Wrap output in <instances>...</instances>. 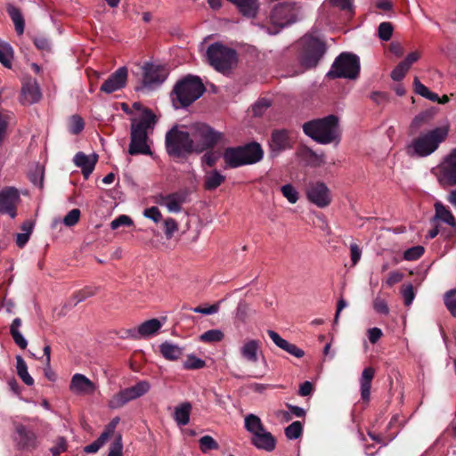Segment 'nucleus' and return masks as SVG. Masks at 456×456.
<instances>
[{
  "label": "nucleus",
  "instance_id": "f3484780",
  "mask_svg": "<svg viewBox=\"0 0 456 456\" xmlns=\"http://www.w3.org/2000/svg\"><path fill=\"white\" fill-rule=\"evenodd\" d=\"M128 70L126 67L118 68L101 86L100 90L105 94H112L126 86Z\"/></svg>",
  "mask_w": 456,
  "mask_h": 456
},
{
  "label": "nucleus",
  "instance_id": "8fccbe9b",
  "mask_svg": "<svg viewBox=\"0 0 456 456\" xmlns=\"http://www.w3.org/2000/svg\"><path fill=\"white\" fill-rule=\"evenodd\" d=\"M200 448L202 452L206 453L211 450H216L218 448V444L216 441L210 436H204L200 439Z\"/></svg>",
  "mask_w": 456,
  "mask_h": 456
},
{
  "label": "nucleus",
  "instance_id": "f03ea898",
  "mask_svg": "<svg viewBox=\"0 0 456 456\" xmlns=\"http://www.w3.org/2000/svg\"><path fill=\"white\" fill-rule=\"evenodd\" d=\"M302 128L307 136L321 144H338L341 140L339 118L333 114L305 122Z\"/></svg>",
  "mask_w": 456,
  "mask_h": 456
},
{
  "label": "nucleus",
  "instance_id": "e2e57ef3",
  "mask_svg": "<svg viewBox=\"0 0 456 456\" xmlns=\"http://www.w3.org/2000/svg\"><path fill=\"white\" fill-rule=\"evenodd\" d=\"M143 216L146 218L152 220L154 223H159L162 219V214L157 207H151L143 210Z\"/></svg>",
  "mask_w": 456,
  "mask_h": 456
},
{
  "label": "nucleus",
  "instance_id": "4468645a",
  "mask_svg": "<svg viewBox=\"0 0 456 456\" xmlns=\"http://www.w3.org/2000/svg\"><path fill=\"white\" fill-rule=\"evenodd\" d=\"M270 20L280 28L294 23L296 16L293 8L288 3H281L275 5L270 13Z\"/></svg>",
  "mask_w": 456,
  "mask_h": 456
},
{
  "label": "nucleus",
  "instance_id": "6ab92c4d",
  "mask_svg": "<svg viewBox=\"0 0 456 456\" xmlns=\"http://www.w3.org/2000/svg\"><path fill=\"white\" fill-rule=\"evenodd\" d=\"M69 390L76 395H92L96 390V386L85 375L76 373L71 378Z\"/></svg>",
  "mask_w": 456,
  "mask_h": 456
},
{
  "label": "nucleus",
  "instance_id": "a18cd8bd",
  "mask_svg": "<svg viewBox=\"0 0 456 456\" xmlns=\"http://www.w3.org/2000/svg\"><path fill=\"white\" fill-rule=\"evenodd\" d=\"M224 338V333L219 330H209L202 333L200 340L206 343L219 342Z\"/></svg>",
  "mask_w": 456,
  "mask_h": 456
},
{
  "label": "nucleus",
  "instance_id": "a211bd4d",
  "mask_svg": "<svg viewBox=\"0 0 456 456\" xmlns=\"http://www.w3.org/2000/svg\"><path fill=\"white\" fill-rule=\"evenodd\" d=\"M269 147L273 156L291 147L288 130L280 129L273 131L269 141Z\"/></svg>",
  "mask_w": 456,
  "mask_h": 456
},
{
  "label": "nucleus",
  "instance_id": "4d7b16f0",
  "mask_svg": "<svg viewBox=\"0 0 456 456\" xmlns=\"http://www.w3.org/2000/svg\"><path fill=\"white\" fill-rule=\"evenodd\" d=\"M98 289L93 287H86L83 289L79 290L76 293V305L85 301L86 298L94 296L97 293Z\"/></svg>",
  "mask_w": 456,
  "mask_h": 456
},
{
  "label": "nucleus",
  "instance_id": "5701e85b",
  "mask_svg": "<svg viewBox=\"0 0 456 456\" xmlns=\"http://www.w3.org/2000/svg\"><path fill=\"white\" fill-rule=\"evenodd\" d=\"M162 326L158 319H151L142 322L137 330H128L129 337L133 338H140L141 337H150L155 334Z\"/></svg>",
  "mask_w": 456,
  "mask_h": 456
},
{
  "label": "nucleus",
  "instance_id": "dca6fc26",
  "mask_svg": "<svg viewBox=\"0 0 456 456\" xmlns=\"http://www.w3.org/2000/svg\"><path fill=\"white\" fill-rule=\"evenodd\" d=\"M142 85L144 87L152 88L154 86H159L167 77V69L160 65L147 63L143 67Z\"/></svg>",
  "mask_w": 456,
  "mask_h": 456
},
{
  "label": "nucleus",
  "instance_id": "4be33fe9",
  "mask_svg": "<svg viewBox=\"0 0 456 456\" xmlns=\"http://www.w3.org/2000/svg\"><path fill=\"white\" fill-rule=\"evenodd\" d=\"M275 437L265 428L251 436V444L259 450L273 452L276 447Z\"/></svg>",
  "mask_w": 456,
  "mask_h": 456
},
{
  "label": "nucleus",
  "instance_id": "69168bd1",
  "mask_svg": "<svg viewBox=\"0 0 456 456\" xmlns=\"http://www.w3.org/2000/svg\"><path fill=\"white\" fill-rule=\"evenodd\" d=\"M223 301H224V299H222V300L218 301L217 303L211 305L208 307H200V306L195 307L193 309V312L198 313V314H206V315L216 314L219 310V305Z\"/></svg>",
  "mask_w": 456,
  "mask_h": 456
},
{
  "label": "nucleus",
  "instance_id": "7ed1b4c3",
  "mask_svg": "<svg viewBox=\"0 0 456 456\" xmlns=\"http://www.w3.org/2000/svg\"><path fill=\"white\" fill-rule=\"evenodd\" d=\"M449 129L447 126H438L426 133H421L413 139L408 147L411 155L424 158L434 153L439 145L446 139Z\"/></svg>",
  "mask_w": 456,
  "mask_h": 456
},
{
  "label": "nucleus",
  "instance_id": "c85d7f7f",
  "mask_svg": "<svg viewBox=\"0 0 456 456\" xmlns=\"http://www.w3.org/2000/svg\"><path fill=\"white\" fill-rule=\"evenodd\" d=\"M236 6L239 12L248 18H255L259 9L258 0H227Z\"/></svg>",
  "mask_w": 456,
  "mask_h": 456
},
{
  "label": "nucleus",
  "instance_id": "a19ab883",
  "mask_svg": "<svg viewBox=\"0 0 456 456\" xmlns=\"http://www.w3.org/2000/svg\"><path fill=\"white\" fill-rule=\"evenodd\" d=\"M444 303L451 315L456 317V289H452L444 293Z\"/></svg>",
  "mask_w": 456,
  "mask_h": 456
},
{
  "label": "nucleus",
  "instance_id": "2f4dec72",
  "mask_svg": "<svg viewBox=\"0 0 456 456\" xmlns=\"http://www.w3.org/2000/svg\"><path fill=\"white\" fill-rule=\"evenodd\" d=\"M225 181V176L218 170L215 169L207 172L204 176V189L207 191H214Z\"/></svg>",
  "mask_w": 456,
  "mask_h": 456
},
{
  "label": "nucleus",
  "instance_id": "680f3d73",
  "mask_svg": "<svg viewBox=\"0 0 456 456\" xmlns=\"http://www.w3.org/2000/svg\"><path fill=\"white\" fill-rule=\"evenodd\" d=\"M122 439L121 435H118L115 441L110 444L108 456H122Z\"/></svg>",
  "mask_w": 456,
  "mask_h": 456
},
{
  "label": "nucleus",
  "instance_id": "338daca9",
  "mask_svg": "<svg viewBox=\"0 0 456 456\" xmlns=\"http://www.w3.org/2000/svg\"><path fill=\"white\" fill-rule=\"evenodd\" d=\"M373 308L377 313L388 314L389 308L385 299L376 297L373 301Z\"/></svg>",
  "mask_w": 456,
  "mask_h": 456
},
{
  "label": "nucleus",
  "instance_id": "39448f33",
  "mask_svg": "<svg viewBox=\"0 0 456 456\" xmlns=\"http://www.w3.org/2000/svg\"><path fill=\"white\" fill-rule=\"evenodd\" d=\"M190 128L196 153H201L204 151L213 149L219 143L226 142L224 134L216 130L208 124L194 123Z\"/></svg>",
  "mask_w": 456,
  "mask_h": 456
},
{
  "label": "nucleus",
  "instance_id": "0e129e2a",
  "mask_svg": "<svg viewBox=\"0 0 456 456\" xmlns=\"http://www.w3.org/2000/svg\"><path fill=\"white\" fill-rule=\"evenodd\" d=\"M67 450V441L63 436L56 439L55 445L50 449L53 456H58Z\"/></svg>",
  "mask_w": 456,
  "mask_h": 456
},
{
  "label": "nucleus",
  "instance_id": "2eb2a0df",
  "mask_svg": "<svg viewBox=\"0 0 456 456\" xmlns=\"http://www.w3.org/2000/svg\"><path fill=\"white\" fill-rule=\"evenodd\" d=\"M188 191L186 190L178 191L169 194H159L157 203L165 206L170 213H179L182 211V206L187 201Z\"/></svg>",
  "mask_w": 456,
  "mask_h": 456
},
{
  "label": "nucleus",
  "instance_id": "9d476101",
  "mask_svg": "<svg viewBox=\"0 0 456 456\" xmlns=\"http://www.w3.org/2000/svg\"><path fill=\"white\" fill-rule=\"evenodd\" d=\"M360 73V59L350 53H340L334 61L327 77L330 78L355 79Z\"/></svg>",
  "mask_w": 456,
  "mask_h": 456
},
{
  "label": "nucleus",
  "instance_id": "37998d69",
  "mask_svg": "<svg viewBox=\"0 0 456 456\" xmlns=\"http://www.w3.org/2000/svg\"><path fill=\"white\" fill-rule=\"evenodd\" d=\"M300 156L303 159H307L313 165H321L324 163V155H318L313 150L309 148H305L300 151Z\"/></svg>",
  "mask_w": 456,
  "mask_h": 456
},
{
  "label": "nucleus",
  "instance_id": "774afa93",
  "mask_svg": "<svg viewBox=\"0 0 456 456\" xmlns=\"http://www.w3.org/2000/svg\"><path fill=\"white\" fill-rule=\"evenodd\" d=\"M413 86H414V92L417 94H419L424 98L427 97V95L429 92V89L425 85H423L417 77H415L413 78Z\"/></svg>",
  "mask_w": 456,
  "mask_h": 456
},
{
  "label": "nucleus",
  "instance_id": "bb28decb",
  "mask_svg": "<svg viewBox=\"0 0 456 456\" xmlns=\"http://www.w3.org/2000/svg\"><path fill=\"white\" fill-rule=\"evenodd\" d=\"M241 152L242 151L239 146L225 149L223 158L226 167L237 168L239 167L246 166V162H244Z\"/></svg>",
  "mask_w": 456,
  "mask_h": 456
},
{
  "label": "nucleus",
  "instance_id": "f257e3e1",
  "mask_svg": "<svg viewBox=\"0 0 456 456\" xmlns=\"http://www.w3.org/2000/svg\"><path fill=\"white\" fill-rule=\"evenodd\" d=\"M157 117L150 109H144L140 118L131 119V133L128 153L135 155H152L149 144V136L153 133Z\"/></svg>",
  "mask_w": 456,
  "mask_h": 456
},
{
  "label": "nucleus",
  "instance_id": "423d86ee",
  "mask_svg": "<svg viewBox=\"0 0 456 456\" xmlns=\"http://www.w3.org/2000/svg\"><path fill=\"white\" fill-rule=\"evenodd\" d=\"M299 62L306 69L315 68L327 52L326 43L314 36L305 35L301 40Z\"/></svg>",
  "mask_w": 456,
  "mask_h": 456
},
{
  "label": "nucleus",
  "instance_id": "6e6d98bb",
  "mask_svg": "<svg viewBox=\"0 0 456 456\" xmlns=\"http://www.w3.org/2000/svg\"><path fill=\"white\" fill-rule=\"evenodd\" d=\"M271 106V101L266 98L258 100L252 108L254 116L260 117Z\"/></svg>",
  "mask_w": 456,
  "mask_h": 456
},
{
  "label": "nucleus",
  "instance_id": "6e6552de",
  "mask_svg": "<svg viewBox=\"0 0 456 456\" xmlns=\"http://www.w3.org/2000/svg\"><path fill=\"white\" fill-rule=\"evenodd\" d=\"M12 427L11 439L15 450L34 452L39 447V436L30 426L18 419H12Z\"/></svg>",
  "mask_w": 456,
  "mask_h": 456
},
{
  "label": "nucleus",
  "instance_id": "3c124183",
  "mask_svg": "<svg viewBox=\"0 0 456 456\" xmlns=\"http://www.w3.org/2000/svg\"><path fill=\"white\" fill-rule=\"evenodd\" d=\"M393 26L390 22H381L379 26L378 34L382 41H388L393 35Z\"/></svg>",
  "mask_w": 456,
  "mask_h": 456
},
{
  "label": "nucleus",
  "instance_id": "58836bf2",
  "mask_svg": "<svg viewBox=\"0 0 456 456\" xmlns=\"http://www.w3.org/2000/svg\"><path fill=\"white\" fill-rule=\"evenodd\" d=\"M131 401L125 389H121L110 398L109 406L111 409H119Z\"/></svg>",
  "mask_w": 456,
  "mask_h": 456
},
{
  "label": "nucleus",
  "instance_id": "de8ad7c7",
  "mask_svg": "<svg viewBox=\"0 0 456 456\" xmlns=\"http://www.w3.org/2000/svg\"><path fill=\"white\" fill-rule=\"evenodd\" d=\"M411 68L402 61L399 62L391 72V78L394 81H401Z\"/></svg>",
  "mask_w": 456,
  "mask_h": 456
},
{
  "label": "nucleus",
  "instance_id": "f8f14e48",
  "mask_svg": "<svg viewBox=\"0 0 456 456\" xmlns=\"http://www.w3.org/2000/svg\"><path fill=\"white\" fill-rule=\"evenodd\" d=\"M20 201V193L16 188H4L0 191V214L8 215L12 219L15 218Z\"/></svg>",
  "mask_w": 456,
  "mask_h": 456
},
{
  "label": "nucleus",
  "instance_id": "1a4fd4ad",
  "mask_svg": "<svg viewBox=\"0 0 456 456\" xmlns=\"http://www.w3.org/2000/svg\"><path fill=\"white\" fill-rule=\"evenodd\" d=\"M206 54L209 64L222 73L230 71L237 63L236 51L221 43L211 44Z\"/></svg>",
  "mask_w": 456,
  "mask_h": 456
},
{
  "label": "nucleus",
  "instance_id": "052dcab7",
  "mask_svg": "<svg viewBox=\"0 0 456 456\" xmlns=\"http://www.w3.org/2000/svg\"><path fill=\"white\" fill-rule=\"evenodd\" d=\"M133 224V220L130 216L126 215H120L117 218H115L110 223V228L112 230H116L121 226H131Z\"/></svg>",
  "mask_w": 456,
  "mask_h": 456
},
{
  "label": "nucleus",
  "instance_id": "09e8293b",
  "mask_svg": "<svg viewBox=\"0 0 456 456\" xmlns=\"http://www.w3.org/2000/svg\"><path fill=\"white\" fill-rule=\"evenodd\" d=\"M425 252V248L422 246H414L406 249L403 253V258L407 261H415L420 258Z\"/></svg>",
  "mask_w": 456,
  "mask_h": 456
},
{
  "label": "nucleus",
  "instance_id": "e433bc0d",
  "mask_svg": "<svg viewBox=\"0 0 456 456\" xmlns=\"http://www.w3.org/2000/svg\"><path fill=\"white\" fill-rule=\"evenodd\" d=\"M244 426L246 430L250 433L252 436H254L256 433L263 431L265 428L260 418L252 413L245 417Z\"/></svg>",
  "mask_w": 456,
  "mask_h": 456
},
{
  "label": "nucleus",
  "instance_id": "864d4df0",
  "mask_svg": "<svg viewBox=\"0 0 456 456\" xmlns=\"http://www.w3.org/2000/svg\"><path fill=\"white\" fill-rule=\"evenodd\" d=\"M85 127V122L83 118L78 115H73L70 119L69 132L72 134H80Z\"/></svg>",
  "mask_w": 456,
  "mask_h": 456
},
{
  "label": "nucleus",
  "instance_id": "ddd939ff",
  "mask_svg": "<svg viewBox=\"0 0 456 456\" xmlns=\"http://www.w3.org/2000/svg\"><path fill=\"white\" fill-rule=\"evenodd\" d=\"M306 197L308 200L323 208L331 202L330 191L322 182L311 183L306 189Z\"/></svg>",
  "mask_w": 456,
  "mask_h": 456
},
{
  "label": "nucleus",
  "instance_id": "7c9ffc66",
  "mask_svg": "<svg viewBox=\"0 0 456 456\" xmlns=\"http://www.w3.org/2000/svg\"><path fill=\"white\" fill-rule=\"evenodd\" d=\"M159 351L162 355L169 361L178 360L183 353V349L182 347L169 341L163 342L159 346Z\"/></svg>",
  "mask_w": 456,
  "mask_h": 456
},
{
  "label": "nucleus",
  "instance_id": "bf43d9fd",
  "mask_svg": "<svg viewBox=\"0 0 456 456\" xmlns=\"http://www.w3.org/2000/svg\"><path fill=\"white\" fill-rule=\"evenodd\" d=\"M81 212L78 208H73L71 209L64 217L63 224L68 226L71 227L75 225L80 218Z\"/></svg>",
  "mask_w": 456,
  "mask_h": 456
},
{
  "label": "nucleus",
  "instance_id": "4c0bfd02",
  "mask_svg": "<svg viewBox=\"0 0 456 456\" xmlns=\"http://www.w3.org/2000/svg\"><path fill=\"white\" fill-rule=\"evenodd\" d=\"M16 369L18 376L27 386H32L34 384V379L29 375L28 366L21 356H17Z\"/></svg>",
  "mask_w": 456,
  "mask_h": 456
},
{
  "label": "nucleus",
  "instance_id": "a878e982",
  "mask_svg": "<svg viewBox=\"0 0 456 456\" xmlns=\"http://www.w3.org/2000/svg\"><path fill=\"white\" fill-rule=\"evenodd\" d=\"M75 165L82 169L85 177H87L94 169L97 163L96 155H86L84 152H77L73 159Z\"/></svg>",
  "mask_w": 456,
  "mask_h": 456
},
{
  "label": "nucleus",
  "instance_id": "f704fd0d",
  "mask_svg": "<svg viewBox=\"0 0 456 456\" xmlns=\"http://www.w3.org/2000/svg\"><path fill=\"white\" fill-rule=\"evenodd\" d=\"M151 385L146 380H141L134 386L124 388L129 398L133 401L135 400L150 391Z\"/></svg>",
  "mask_w": 456,
  "mask_h": 456
},
{
  "label": "nucleus",
  "instance_id": "c03bdc74",
  "mask_svg": "<svg viewBox=\"0 0 456 456\" xmlns=\"http://www.w3.org/2000/svg\"><path fill=\"white\" fill-rule=\"evenodd\" d=\"M205 361L197 357L194 354L188 355L186 360L183 363V369L185 370H199L205 367Z\"/></svg>",
  "mask_w": 456,
  "mask_h": 456
},
{
  "label": "nucleus",
  "instance_id": "c756f323",
  "mask_svg": "<svg viewBox=\"0 0 456 456\" xmlns=\"http://www.w3.org/2000/svg\"><path fill=\"white\" fill-rule=\"evenodd\" d=\"M435 216L431 219L432 223H437L439 220L452 227H456V220L452 212L445 208L442 202H436Z\"/></svg>",
  "mask_w": 456,
  "mask_h": 456
},
{
  "label": "nucleus",
  "instance_id": "393cba45",
  "mask_svg": "<svg viewBox=\"0 0 456 456\" xmlns=\"http://www.w3.org/2000/svg\"><path fill=\"white\" fill-rule=\"evenodd\" d=\"M242 151V157L246 165H252L259 162L264 156L261 145L256 142L239 146Z\"/></svg>",
  "mask_w": 456,
  "mask_h": 456
},
{
  "label": "nucleus",
  "instance_id": "13d9d810",
  "mask_svg": "<svg viewBox=\"0 0 456 456\" xmlns=\"http://www.w3.org/2000/svg\"><path fill=\"white\" fill-rule=\"evenodd\" d=\"M402 297L404 300V305L406 306H410L415 297V293L413 290V286L411 284L403 285L401 290Z\"/></svg>",
  "mask_w": 456,
  "mask_h": 456
},
{
  "label": "nucleus",
  "instance_id": "0eeeda50",
  "mask_svg": "<svg viewBox=\"0 0 456 456\" xmlns=\"http://www.w3.org/2000/svg\"><path fill=\"white\" fill-rule=\"evenodd\" d=\"M205 90V86L199 77L188 75L176 83L173 93L181 107H188L198 100Z\"/></svg>",
  "mask_w": 456,
  "mask_h": 456
},
{
  "label": "nucleus",
  "instance_id": "b1692460",
  "mask_svg": "<svg viewBox=\"0 0 456 456\" xmlns=\"http://www.w3.org/2000/svg\"><path fill=\"white\" fill-rule=\"evenodd\" d=\"M267 334L272 341L281 349L286 351L289 354L297 357L302 358L305 355V352L297 347L295 344L289 343L286 339H283L277 332L274 330H267Z\"/></svg>",
  "mask_w": 456,
  "mask_h": 456
},
{
  "label": "nucleus",
  "instance_id": "412c9836",
  "mask_svg": "<svg viewBox=\"0 0 456 456\" xmlns=\"http://www.w3.org/2000/svg\"><path fill=\"white\" fill-rule=\"evenodd\" d=\"M261 353V342L258 339H248L240 348V356L251 363L258 362Z\"/></svg>",
  "mask_w": 456,
  "mask_h": 456
},
{
  "label": "nucleus",
  "instance_id": "c9c22d12",
  "mask_svg": "<svg viewBox=\"0 0 456 456\" xmlns=\"http://www.w3.org/2000/svg\"><path fill=\"white\" fill-rule=\"evenodd\" d=\"M21 326V320L20 318H15L11 326H10V333L14 340V342L21 348L25 349L28 346V341L22 336L20 331V328Z\"/></svg>",
  "mask_w": 456,
  "mask_h": 456
},
{
  "label": "nucleus",
  "instance_id": "9b49d317",
  "mask_svg": "<svg viewBox=\"0 0 456 456\" xmlns=\"http://www.w3.org/2000/svg\"><path fill=\"white\" fill-rule=\"evenodd\" d=\"M436 176L444 187L456 185V148L440 164Z\"/></svg>",
  "mask_w": 456,
  "mask_h": 456
},
{
  "label": "nucleus",
  "instance_id": "ea45409f",
  "mask_svg": "<svg viewBox=\"0 0 456 456\" xmlns=\"http://www.w3.org/2000/svg\"><path fill=\"white\" fill-rule=\"evenodd\" d=\"M13 51L12 46L4 42H0V62L6 68H11Z\"/></svg>",
  "mask_w": 456,
  "mask_h": 456
},
{
  "label": "nucleus",
  "instance_id": "aec40b11",
  "mask_svg": "<svg viewBox=\"0 0 456 456\" xmlns=\"http://www.w3.org/2000/svg\"><path fill=\"white\" fill-rule=\"evenodd\" d=\"M42 94L38 83L35 79L27 81L21 89L20 102L25 105L37 103L41 99Z\"/></svg>",
  "mask_w": 456,
  "mask_h": 456
},
{
  "label": "nucleus",
  "instance_id": "20e7f679",
  "mask_svg": "<svg viewBox=\"0 0 456 456\" xmlns=\"http://www.w3.org/2000/svg\"><path fill=\"white\" fill-rule=\"evenodd\" d=\"M165 146L167 153L171 157L182 158L195 152L191 129L189 131L183 130L178 125H175L167 132Z\"/></svg>",
  "mask_w": 456,
  "mask_h": 456
},
{
  "label": "nucleus",
  "instance_id": "72a5a7b5",
  "mask_svg": "<svg viewBox=\"0 0 456 456\" xmlns=\"http://www.w3.org/2000/svg\"><path fill=\"white\" fill-rule=\"evenodd\" d=\"M191 404L188 402L183 403L175 408L174 419L178 426H185L190 421Z\"/></svg>",
  "mask_w": 456,
  "mask_h": 456
},
{
  "label": "nucleus",
  "instance_id": "79ce46f5",
  "mask_svg": "<svg viewBox=\"0 0 456 456\" xmlns=\"http://www.w3.org/2000/svg\"><path fill=\"white\" fill-rule=\"evenodd\" d=\"M303 432V426L300 421H294L284 429L285 436L289 440L299 438Z\"/></svg>",
  "mask_w": 456,
  "mask_h": 456
},
{
  "label": "nucleus",
  "instance_id": "5fc2aeb1",
  "mask_svg": "<svg viewBox=\"0 0 456 456\" xmlns=\"http://www.w3.org/2000/svg\"><path fill=\"white\" fill-rule=\"evenodd\" d=\"M30 182L38 188L42 189L44 184V169L40 167H37L35 171L28 175Z\"/></svg>",
  "mask_w": 456,
  "mask_h": 456
},
{
  "label": "nucleus",
  "instance_id": "603ef678",
  "mask_svg": "<svg viewBox=\"0 0 456 456\" xmlns=\"http://www.w3.org/2000/svg\"><path fill=\"white\" fill-rule=\"evenodd\" d=\"M178 223L172 217H167L164 220V232L166 238L170 240L175 232L178 231Z\"/></svg>",
  "mask_w": 456,
  "mask_h": 456
},
{
  "label": "nucleus",
  "instance_id": "473e14b6",
  "mask_svg": "<svg viewBox=\"0 0 456 456\" xmlns=\"http://www.w3.org/2000/svg\"><path fill=\"white\" fill-rule=\"evenodd\" d=\"M6 11L14 24L17 34L22 35L24 33L25 21L20 10L13 4H9Z\"/></svg>",
  "mask_w": 456,
  "mask_h": 456
},
{
  "label": "nucleus",
  "instance_id": "49530a36",
  "mask_svg": "<svg viewBox=\"0 0 456 456\" xmlns=\"http://www.w3.org/2000/svg\"><path fill=\"white\" fill-rule=\"evenodd\" d=\"M281 191L289 203L295 204L298 200V192L292 184L288 183L281 186Z\"/></svg>",
  "mask_w": 456,
  "mask_h": 456
},
{
  "label": "nucleus",
  "instance_id": "cd10ccee",
  "mask_svg": "<svg viewBox=\"0 0 456 456\" xmlns=\"http://www.w3.org/2000/svg\"><path fill=\"white\" fill-rule=\"evenodd\" d=\"M375 369L373 367H366L362 370L360 378L361 397L364 402H369L370 397L371 382L375 376Z\"/></svg>",
  "mask_w": 456,
  "mask_h": 456
}]
</instances>
